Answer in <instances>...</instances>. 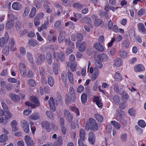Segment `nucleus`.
Listing matches in <instances>:
<instances>
[{"label":"nucleus","mask_w":146,"mask_h":146,"mask_svg":"<svg viewBox=\"0 0 146 146\" xmlns=\"http://www.w3.org/2000/svg\"><path fill=\"white\" fill-rule=\"evenodd\" d=\"M85 134L84 130L80 129L79 131V136L80 139L78 141H83L85 139Z\"/></svg>","instance_id":"nucleus-13"},{"label":"nucleus","mask_w":146,"mask_h":146,"mask_svg":"<svg viewBox=\"0 0 146 146\" xmlns=\"http://www.w3.org/2000/svg\"><path fill=\"white\" fill-rule=\"evenodd\" d=\"M48 83L49 85L50 86H52L54 84V80L50 76H48Z\"/></svg>","instance_id":"nucleus-46"},{"label":"nucleus","mask_w":146,"mask_h":146,"mask_svg":"<svg viewBox=\"0 0 146 146\" xmlns=\"http://www.w3.org/2000/svg\"><path fill=\"white\" fill-rule=\"evenodd\" d=\"M27 56L28 60L29 61V62L31 64L33 63V55L31 53L27 52Z\"/></svg>","instance_id":"nucleus-39"},{"label":"nucleus","mask_w":146,"mask_h":146,"mask_svg":"<svg viewBox=\"0 0 146 146\" xmlns=\"http://www.w3.org/2000/svg\"><path fill=\"white\" fill-rule=\"evenodd\" d=\"M86 48V44L85 42H82L80 45L79 47V51L83 52Z\"/></svg>","instance_id":"nucleus-36"},{"label":"nucleus","mask_w":146,"mask_h":146,"mask_svg":"<svg viewBox=\"0 0 146 146\" xmlns=\"http://www.w3.org/2000/svg\"><path fill=\"white\" fill-rule=\"evenodd\" d=\"M115 78L117 80H120L121 79L122 77L120 75L119 73L117 72L115 74Z\"/></svg>","instance_id":"nucleus-61"},{"label":"nucleus","mask_w":146,"mask_h":146,"mask_svg":"<svg viewBox=\"0 0 146 146\" xmlns=\"http://www.w3.org/2000/svg\"><path fill=\"white\" fill-rule=\"evenodd\" d=\"M52 67L53 68V72L56 75L58 73V68L57 64H53Z\"/></svg>","instance_id":"nucleus-60"},{"label":"nucleus","mask_w":146,"mask_h":146,"mask_svg":"<svg viewBox=\"0 0 146 146\" xmlns=\"http://www.w3.org/2000/svg\"><path fill=\"white\" fill-rule=\"evenodd\" d=\"M121 95V97L122 98V99L124 101H127L128 99L129 96L127 93L125 92H123V93L121 94L120 93Z\"/></svg>","instance_id":"nucleus-43"},{"label":"nucleus","mask_w":146,"mask_h":146,"mask_svg":"<svg viewBox=\"0 0 146 146\" xmlns=\"http://www.w3.org/2000/svg\"><path fill=\"white\" fill-rule=\"evenodd\" d=\"M66 37V32L63 31L60 32L58 38V42H61Z\"/></svg>","instance_id":"nucleus-11"},{"label":"nucleus","mask_w":146,"mask_h":146,"mask_svg":"<svg viewBox=\"0 0 146 146\" xmlns=\"http://www.w3.org/2000/svg\"><path fill=\"white\" fill-rule=\"evenodd\" d=\"M37 42L36 40L31 39L29 41L28 44L34 47L38 44V43Z\"/></svg>","instance_id":"nucleus-29"},{"label":"nucleus","mask_w":146,"mask_h":146,"mask_svg":"<svg viewBox=\"0 0 146 146\" xmlns=\"http://www.w3.org/2000/svg\"><path fill=\"white\" fill-rule=\"evenodd\" d=\"M67 66L70 68L71 70L74 72L76 69L77 67L76 64H67Z\"/></svg>","instance_id":"nucleus-56"},{"label":"nucleus","mask_w":146,"mask_h":146,"mask_svg":"<svg viewBox=\"0 0 146 146\" xmlns=\"http://www.w3.org/2000/svg\"><path fill=\"white\" fill-rule=\"evenodd\" d=\"M36 9L35 7H33L31 9V12L29 15L30 18H33L35 15L36 13Z\"/></svg>","instance_id":"nucleus-26"},{"label":"nucleus","mask_w":146,"mask_h":146,"mask_svg":"<svg viewBox=\"0 0 146 146\" xmlns=\"http://www.w3.org/2000/svg\"><path fill=\"white\" fill-rule=\"evenodd\" d=\"M46 58L47 59V60L48 63L49 64V63H51L52 61V57L51 54L50 53V52H47Z\"/></svg>","instance_id":"nucleus-27"},{"label":"nucleus","mask_w":146,"mask_h":146,"mask_svg":"<svg viewBox=\"0 0 146 146\" xmlns=\"http://www.w3.org/2000/svg\"><path fill=\"white\" fill-rule=\"evenodd\" d=\"M45 56L44 55L41 54L38 56L36 61V62L38 63H42L44 60Z\"/></svg>","instance_id":"nucleus-22"},{"label":"nucleus","mask_w":146,"mask_h":146,"mask_svg":"<svg viewBox=\"0 0 146 146\" xmlns=\"http://www.w3.org/2000/svg\"><path fill=\"white\" fill-rule=\"evenodd\" d=\"M46 114L48 118L51 119H53V115L52 112L50 111H46Z\"/></svg>","instance_id":"nucleus-50"},{"label":"nucleus","mask_w":146,"mask_h":146,"mask_svg":"<svg viewBox=\"0 0 146 146\" xmlns=\"http://www.w3.org/2000/svg\"><path fill=\"white\" fill-rule=\"evenodd\" d=\"M134 71L136 72H141L144 71L145 68L142 64H138L136 65L134 67Z\"/></svg>","instance_id":"nucleus-12"},{"label":"nucleus","mask_w":146,"mask_h":146,"mask_svg":"<svg viewBox=\"0 0 146 146\" xmlns=\"http://www.w3.org/2000/svg\"><path fill=\"white\" fill-rule=\"evenodd\" d=\"M19 69L21 75L23 77H25L27 73L26 68L25 64H19Z\"/></svg>","instance_id":"nucleus-7"},{"label":"nucleus","mask_w":146,"mask_h":146,"mask_svg":"<svg viewBox=\"0 0 146 146\" xmlns=\"http://www.w3.org/2000/svg\"><path fill=\"white\" fill-rule=\"evenodd\" d=\"M65 41V44L66 45L70 46L72 48H74V44L69 39H66Z\"/></svg>","instance_id":"nucleus-30"},{"label":"nucleus","mask_w":146,"mask_h":146,"mask_svg":"<svg viewBox=\"0 0 146 146\" xmlns=\"http://www.w3.org/2000/svg\"><path fill=\"white\" fill-rule=\"evenodd\" d=\"M76 38L78 41L76 42V45L79 44L80 42L82 41L83 39V36L80 33H78L76 35Z\"/></svg>","instance_id":"nucleus-24"},{"label":"nucleus","mask_w":146,"mask_h":146,"mask_svg":"<svg viewBox=\"0 0 146 146\" xmlns=\"http://www.w3.org/2000/svg\"><path fill=\"white\" fill-rule=\"evenodd\" d=\"M22 127L24 132L27 133L29 132V123L27 121L25 120H22L21 121Z\"/></svg>","instance_id":"nucleus-5"},{"label":"nucleus","mask_w":146,"mask_h":146,"mask_svg":"<svg viewBox=\"0 0 146 146\" xmlns=\"http://www.w3.org/2000/svg\"><path fill=\"white\" fill-rule=\"evenodd\" d=\"M111 124L116 129L119 130L121 127L120 124H119L117 122L115 121H111Z\"/></svg>","instance_id":"nucleus-31"},{"label":"nucleus","mask_w":146,"mask_h":146,"mask_svg":"<svg viewBox=\"0 0 146 146\" xmlns=\"http://www.w3.org/2000/svg\"><path fill=\"white\" fill-rule=\"evenodd\" d=\"M85 129L86 131L91 129L94 131L98 129V126L96 120L92 118H90L86 122Z\"/></svg>","instance_id":"nucleus-1"},{"label":"nucleus","mask_w":146,"mask_h":146,"mask_svg":"<svg viewBox=\"0 0 146 146\" xmlns=\"http://www.w3.org/2000/svg\"><path fill=\"white\" fill-rule=\"evenodd\" d=\"M61 99L60 96L58 97V98H55V101H54L53 98L52 97H50L48 101V104L50 106V109L53 110L54 111H55L56 110L55 106L58 105Z\"/></svg>","instance_id":"nucleus-2"},{"label":"nucleus","mask_w":146,"mask_h":146,"mask_svg":"<svg viewBox=\"0 0 146 146\" xmlns=\"http://www.w3.org/2000/svg\"><path fill=\"white\" fill-rule=\"evenodd\" d=\"M8 136L5 134H2L0 136V142L3 143L6 141L8 139Z\"/></svg>","instance_id":"nucleus-35"},{"label":"nucleus","mask_w":146,"mask_h":146,"mask_svg":"<svg viewBox=\"0 0 146 146\" xmlns=\"http://www.w3.org/2000/svg\"><path fill=\"white\" fill-rule=\"evenodd\" d=\"M68 78L70 82L72 84L74 83L73 75L69 71H68Z\"/></svg>","instance_id":"nucleus-41"},{"label":"nucleus","mask_w":146,"mask_h":146,"mask_svg":"<svg viewBox=\"0 0 146 146\" xmlns=\"http://www.w3.org/2000/svg\"><path fill=\"white\" fill-rule=\"evenodd\" d=\"M42 125L47 131H50V124L48 121H46L42 122Z\"/></svg>","instance_id":"nucleus-18"},{"label":"nucleus","mask_w":146,"mask_h":146,"mask_svg":"<svg viewBox=\"0 0 146 146\" xmlns=\"http://www.w3.org/2000/svg\"><path fill=\"white\" fill-rule=\"evenodd\" d=\"M130 43V42L129 40L125 39L122 41L121 46L124 48H128L129 46Z\"/></svg>","instance_id":"nucleus-20"},{"label":"nucleus","mask_w":146,"mask_h":146,"mask_svg":"<svg viewBox=\"0 0 146 146\" xmlns=\"http://www.w3.org/2000/svg\"><path fill=\"white\" fill-rule=\"evenodd\" d=\"M102 23V21L100 19H96L94 20V25L96 27L99 26L101 25Z\"/></svg>","instance_id":"nucleus-45"},{"label":"nucleus","mask_w":146,"mask_h":146,"mask_svg":"<svg viewBox=\"0 0 146 146\" xmlns=\"http://www.w3.org/2000/svg\"><path fill=\"white\" fill-rule=\"evenodd\" d=\"M94 117L98 121L102 122L103 120V117L101 115L96 113L94 115Z\"/></svg>","instance_id":"nucleus-37"},{"label":"nucleus","mask_w":146,"mask_h":146,"mask_svg":"<svg viewBox=\"0 0 146 146\" xmlns=\"http://www.w3.org/2000/svg\"><path fill=\"white\" fill-rule=\"evenodd\" d=\"M47 38L48 40L50 42H54L56 39V38L52 34H49Z\"/></svg>","instance_id":"nucleus-44"},{"label":"nucleus","mask_w":146,"mask_h":146,"mask_svg":"<svg viewBox=\"0 0 146 146\" xmlns=\"http://www.w3.org/2000/svg\"><path fill=\"white\" fill-rule=\"evenodd\" d=\"M64 115L66 120L69 122H71L72 120L73 117L68 110L65 109L64 111Z\"/></svg>","instance_id":"nucleus-4"},{"label":"nucleus","mask_w":146,"mask_h":146,"mask_svg":"<svg viewBox=\"0 0 146 146\" xmlns=\"http://www.w3.org/2000/svg\"><path fill=\"white\" fill-rule=\"evenodd\" d=\"M98 58L100 62H102L107 60L108 56L106 53H103L102 54L98 55Z\"/></svg>","instance_id":"nucleus-16"},{"label":"nucleus","mask_w":146,"mask_h":146,"mask_svg":"<svg viewBox=\"0 0 146 146\" xmlns=\"http://www.w3.org/2000/svg\"><path fill=\"white\" fill-rule=\"evenodd\" d=\"M24 139L27 146H33V141L30 137L26 135L24 137Z\"/></svg>","instance_id":"nucleus-8"},{"label":"nucleus","mask_w":146,"mask_h":146,"mask_svg":"<svg viewBox=\"0 0 146 146\" xmlns=\"http://www.w3.org/2000/svg\"><path fill=\"white\" fill-rule=\"evenodd\" d=\"M9 47H10L11 48H12L14 46L15 41L12 38H10L9 41Z\"/></svg>","instance_id":"nucleus-55"},{"label":"nucleus","mask_w":146,"mask_h":146,"mask_svg":"<svg viewBox=\"0 0 146 146\" xmlns=\"http://www.w3.org/2000/svg\"><path fill=\"white\" fill-rule=\"evenodd\" d=\"M116 112L117 113L116 116L117 120L119 121H121L124 116V113L121 110H117Z\"/></svg>","instance_id":"nucleus-10"},{"label":"nucleus","mask_w":146,"mask_h":146,"mask_svg":"<svg viewBox=\"0 0 146 146\" xmlns=\"http://www.w3.org/2000/svg\"><path fill=\"white\" fill-rule=\"evenodd\" d=\"M30 9L29 7L28 6H27L25 8L23 15V16L26 17L27 15L29 12Z\"/></svg>","instance_id":"nucleus-57"},{"label":"nucleus","mask_w":146,"mask_h":146,"mask_svg":"<svg viewBox=\"0 0 146 146\" xmlns=\"http://www.w3.org/2000/svg\"><path fill=\"white\" fill-rule=\"evenodd\" d=\"M64 52H61L58 55V57L60 60L62 61H64Z\"/></svg>","instance_id":"nucleus-54"},{"label":"nucleus","mask_w":146,"mask_h":146,"mask_svg":"<svg viewBox=\"0 0 146 146\" xmlns=\"http://www.w3.org/2000/svg\"><path fill=\"white\" fill-rule=\"evenodd\" d=\"M84 89V86L82 85H80L77 88V91L78 93H80L82 92Z\"/></svg>","instance_id":"nucleus-64"},{"label":"nucleus","mask_w":146,"mask_h":146,"mask_svg":"<svg viewBox=\"0 0 146 146\" xmlns=\"http://www.w3.org/2000/svg\"><path fill=\"white\" fill-rule=\"evenodd\" d=\"M2 52L4 54L6 55H8L9 52V47L7 46H5L3 49Z\"/></svg>","instance_id":"nucleus-48"},{"label":"nucleus","mask_w":146,"mask_h":146,"mask_svg":"<svg viewBox=\"0 0 146 146\" xmlns=\"http://www.w3.org/2000/svg\"><path fill=\"white\" fill-rule=\"evenodd\" d=\"M113 103L115 105H118L120 102L119 97L117 95L114 96L112 98Z\"/></svg>","instance_id":"nucleus-33"},{"label":"nucleus","mask_w":146,"mask_h":146,"mask_svg":"<svg viewBox=\"0 0 146 146\" xmlns=\"http://www.w3.org/2000/svg\"><path fill=\"white\" fill-rule=\"evenodd\" d=\"M62 137L61 136L58 137L56 141L54 143V146H61L62 145Z\"/></svg>","instance_id":"nucleus-19"},{"label":"nucleus","mask_w":146,"mask_h":146,"mask_svg":"<svg viewBox=\"0 0 146 146\" xmlns=\"http://www.w3.org/2000/svg\"><path fill=\"white\" fill-rule=\"evenodd\" d=\"M9 38L8 33L6 32L4 37H2L0 38V46L2 47L7 43Z\"/></svg>","instance_id":"nucleus-3"},{"label":"nucleus","mask_w":146,"mask_h":146,"mask_svg":"<svg viewBox=\"0 0 146 146\" xmlns=\"http://www.w3.org/2000/svg\"><path fill=\"white\" fill-rule=\"evenodd\" d=\"M87 97V95L86 93H84L82 94L81 96V100L82 104H84L86 102Z\"/></svg>","instance_id":"nucleus-34"},{"label":"nucleus","mask_w":146,"mask_h":146,"mask_svg":"<svg viewBox=\"0 0 146 146\" xmlns=\"http://www.w3.org/2000/svg\"><path fill=\"white\" fill-rule=\"evenodd\" d=\"M1 105L4 111L9 110L6 104L3 102H1Z\"/></svg>","instance_id":"nucleus-62"},{"label":"nucleus","mask_w":146,"mask_h":146,"mask_svg":"<svg viewBox=\"0 0 146 146\" xmlns=\"http://www.w3.org/2000/svg\"><path fill=\"white\" fill-rule=\"evenodd\" d=\"M9 96L11 99L14 102H17L20 100V98L17 95L11 94Z\"/></svg>","instance_id":"nucleus-17"},{"label":"nucleus","mask_w":146,"mask_h":146,"mask_svg":"<svg viewBox=\"0 0 146 146\" xmlns=\"http://www.w3.org/2000/svg\"><path fill=\"white\" fill-rule=\"evenodd\" d=\"M88 141L89 143L92 145L95 143V135L92 132H90L89 133Z\"/></svg>","instance_id":"nucleus-9"},{"label":"nucleus","mask_w":146,"mask_h":146,"mask_svg":"<svg viewBox=\"0 0 146 146\" xmlns=\"http://www.w3.org/2000/svg\"><path fill=\"white\" fill-rule=\"evenodd\" d=\"M5 118L8 121L12 116V114L10 113L9 110L5 111Z\"/></svg>","instance_id":"nucleus-21"},{"label":"nucleus","mask_w":146,"mask_h":146,"mask_svg":"<svg viewBox=\"0 0 146 146\" xmlns=\"http://www.w3.org/2000/svg\"><path fill=\"white\" fill-rule=\"evenodd\" d=\"M21 5L18 2H15L13 3L12 8L15 10H19L20 9Z\"/></svg>","instance_id":"nucleus-28"},{"label":"nucleus","mask_w":146,"mask_h":146,"mask_svg":"<svg viewBox=\"0 0 146 146\" xmlns=\"http://www.w3.org/2000/svg\"><path fill=\"white\" fill-rule=\"evenodd\" d=\"M29 85L32 87H34L36 86V83L34 80L32 79H29L27 80Z\"/></svg>","instance_id":"nucleus-53"},{"label":"nucleus","mask_w":146,"mask_h":146,"mask_svg":"<svg viewBox=\"0 0 146 146\" xmlns=\"http://www.w3.org/2000/svg\"><path fill=\"white\" fill-rule=\"evenodd\" d=\"M119 54L120 57L124 58L126 57L127 55V52L125 50H120L119 52Z\"/></svg>","instance_id":"nucleus-38"},{"label":"nucleus","mask_w":146,"mask_h":146,"mask_svg":"<svg viewBox=\"0 0 146 146\" xmlns=\"http://www.w3.org/2000/svg\"><path fill=\"white\" fill-rule=\"evenodd\" d=\"M7 16L9 17L8 20H9V21H13L15 19L14 16L12 14L9 13L7 15Z\"/></svg>","instance_id":"nucleus-63"},{"label":"nucleus","mask_w":146,"mask_h":146,"mask_svg":"<svg viewBox=\"0 0 146 146\" xmlns=\"http://www.w3.org/2000/svg\"><path fill=\"white\" fill-rule=\"evenodd\" d=\"M94 47L95 49L100 52H103L104 50L103 46L100 43H95Z\"/></svg>","instance_id":"nucleus-14"},{"label":"nucleus","mask_w":146,"mask_h":146,"mask_svg":"<svg viewBox=\"0 0 146 146\" xmlns=\"http://www.w3.org/2000/svg\"><path fill=\"white\" fill-rule=\"evenodd\" d=\"M31 100L32 102L35 103L36 106H38L40 105L39 102L37 98L34 96H31Z\"/></svg>","instance_id":"nucleus-40"},{"label":"nucleus","mask_w":146,"mask_h":146,"mask_svg":"<svg viewBox=\"0 0 146 146\" xmlns=\"http://www.w3.org/2000/svg\"><path fill=\"white\" fill-rule=\"evenodd\" d=\"M73 6L77 9H81L84 7V5L79 3H76L73 4Z\"/></svg>","instance_id":"nucleus-42"},{"label":"nucleus","mask_w":146,"mask_h":146,"mask_svg":"<svg viewBox=\"0 0 146 146\" xmlns=\"http://www.w3.org/2000/svg\"><path fill=\"white\" fill-rule=\"evenodd\" d=\"M61 78L62 81L64 82H66L67 80V74L66 71L62 72L61 75Z\"/></svg>","instance_id":"nucleus-32"},{"label":"nucleus","mask_w":146,"mask_h":146,"mask_svg":"<svg viewBox=\"0 0 146 146\" xmlns=\"http://www.w3.org/2000/svg\"><path fill=\"white\" fill-rule=\"evenodd\" d=\"M13 26V21H9L6 25V28L7 29H9L12 28Z\"/></svg>","instance_id":"nucleus-47"},{"label":"nucleus","mask_w":146,"mask_h":146,"mask_svg":"<svg viewBox=\"0 0 146 146\" xmlns=\"http://www.w3.org/2000/svg\"><path fill=\"white\" fill-rule=\"evenodd\" d=\"M99 74V71L96 67L94 68V72L91 76V80L92 81H94L98 77Z\"/></svg>","instance_id":"nucleus-6"},{"label":"nucleus","mask_w":146,"mask_h":146,"mask_svg":"<svg viewBox=\"0 0 146 146\" xmlns=\"http://www.w3.org/2000/svg\"><path fill=\"white\" fill-rule=\"evenodd\" d=\"M9 121L4 117H2L0 118V123H2L3 125H5Z\"/></svg>","instance_id":"nucleus-51"},{"label":"nucleus","mask_w":146,"mask_h":146,"mask_svg":"<svg viewBox=\"0 0 146 146\" xmlns=\"http://www.w3.org/2000/svg\"><path fill=\"white\" fill-rule=\"evenodd\" d=\"M119 84L117 83H115L114 84L113 87V90L114 92L116 93H118L119 91Z\"/></svg>","instance_id":"nucleus-52"},{"label":"nucleus","mask_w":146,"mask_h":146,"mask_svg":"<svg viewBox=\"0 0 146 146\" xmlns=\"http://www.w3.org/2000/svg\"><path fill=\"white\" fill-rule=\"evenodd\" d=\"M40 116L38 113L35 112L33 113L30 116L31 119L33 120H36L39 119Z\"/></svg>","instance_id":"nucleus-25"},{"label":"nucleus","mask_w":146,"mask_h":146,"mask_svg":"<svg viewBox=\"0 0 146 146\" xmlns=\"http://www.w3.org/2000/svg\"><path fill=\"white\" fill-rule=\"evenodd\" d=\"M138 30L139 31L141 32L143 34L146 33V30L144 24L141 23H139L137 24Z\"/></svg>","instance_id":"nucleus-15"},{"label":"nucleus","mask_w":146,"mask_h":146,"mask_svg":"<svg viewBox=\"0 0 146 146\" xmlns=\"http://www.w3.org/2000/svg\"><path fill=\"white\" fill-rule=\"evenodd\" d=\"M138 125L142 128L144 127L146 125L145 121L143 120H140L138 122Z\"/></svg>","instance_id":"nucleus-49"},{"label":"nucleus","mask_w":146,"mask_h":146,"mask_svg":"<svg viewBox=\"0 0 146 146\" xmlns=\"http://www.w3.org/2000/svg\"><path fill=\"white\" fill-rule=\"evenodd\" d=\"M15 28L17 31H19L21 27V25L20 22L17 21L16 22Z\"/></svg>","instance_id":"nucleus-59"},{"label":"nucleus","mask_w":146,"mask_h":146,"mask_svg":"<svg viewBox=\"0 0 146 146\" xmlns=\"http://www.w3.org/2000/svg\"><path fill=\"white\" fill-rule=\"evenodd\" d=\"M120 138L122 142H125L127 139V135L125 133L122 134L120 136Z\"/></svg>","instance_id":"nucleus-58"},{"label":"nucleus","mask_w":146,"mask_h":146,"mask_svg":"<svg viewBox=\"0 0 146 146\" xmlns=\"http://www.w3.org/2000/svg\"><path fill=\"white\" fill-rule=\"evenodd\" d=\"M80 21L82 23H85L89 24L91 23V19L89 17H85L80 20Z\"/></svg>","instance_id":"nucleus-23"}]
</instances>
